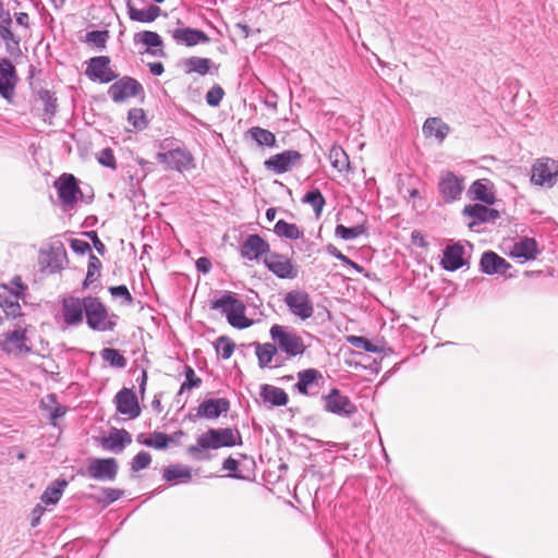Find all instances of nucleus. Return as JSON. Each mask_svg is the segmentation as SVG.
<instances>
[{"instance_id": "60", "label": "nucleus", "mask_w": 558, "mask_h": 558, "mask_svg": "<svg viewBox=\"0 0 558 558\" xmlns=\"http://www.w3.org/2000/svg\"><path fill=\"white\" fill-rule=\"evenodd\" d=\"M40 98L45 101V113L48 116H53L56 112V99L51 97L48 90L41 92Z\"/></svg>"}, {"instance_id": "41", "label": "nucleus", "mask_w": 558, "mask_h": 558, "mask_svg": "<svg viewBox=\"0 0 558 558\" xmlns=\"http://www.w3.org/2000/svg\"><path fill=\"white\" fill-rule=\"evenodd\" d=\"M192 476V470L187 465L172 464L163 470L162 477L167 482H187Z\"/></svg>"}, {"instance_id": "15", "label": "nucleus", "mask_w": 558, "mask_h": 558, "mask_svg": "<svg viewBox=\"0 0 558 558\" xmlns=\"http://www.w3.org/2000/svg\"><path fill=\"white\" fill-rule=\"evenodd\" d=\"M110 58L107 56L94 57L89 60L86 75L92 81L109 83L117 78V74L110 69Z\"/></svg>"}, {"instance_id": "18", "label": "nucleus", "mask_w": 558, "mask_h": 558, "mask_svg": "<svg viewBox=\"0 0 558 558\" xmlns=\"http://www.w3.org/2000/svg\"><path fill=\"white\" fill-rule=\"evenodd\" d=\"M439 193L446 203H452L460 198L463 191V179L451 171L441 174L438 184Z\"/></svg>"}, {"instance_id": "35", "label": "nucleus", "mask_w": 558, "mask_h": 558, "mask_svg": "<svg viewBox=\"0 0 558 558\" xmlns=\"http://www.w3.org/2000/svg\"><path fill=\"white\" fill-rule=\"evenodd\" d=\"M173 38L187 46H195L199 43H207L209 40L208 36L204 32L192 28L175 29L173 32Z\"/></svg>"}, {"instance_id": "51", "label": "nucleus", "mask_w": 558, "mask_h": 558, "mask_svg": "<svg viewBox=\"0 0 558 558\" xmlns=\"http://www.w3.org/2000/svg\"><path fill=\"white\" fill-rule=\"evenodd\" d=\"M128 121L137 130H143L147 125L145 112L141 108H133L129 111Z\"/></svg>"}, {"instance_id": "13", "label": "nucleus", "mask_w": 558, "mask_h": 558, "mask_svg": "<svg viewBox=\"0 0 558 558\" xmlns=\"http://www.w3.org/2000/svg\"><path fill=\"white\" fill-rule=\"evenodd\" d=\"M302 155L298 150L289 149L280 154H276L265 160L264 166L267 170L276 174L290 171L301 161Z\"/></svg>"}, {"instance_id": "22", "label": "nucleus", "mask_w": 558, "mask_h": 558, "mask_svg": "<svg viewBox=\"0 0 558 558\" xmlns=\"http://www.w3.org/2000/svg\"><path fill=\"white\" fill-rule=\"evenodd\" d=\"M3 349L11 354H25L31 352L26 329L17 327L13 331L7 332L4 335Z\"/></svg>"}, {"instance_id": "54", "label": "nucleus", "mask_w": 558, "mask_h": 558, "mask_svg": "<svg viewBox=\"0 0 558 558\" xmlns=\"http://www.w3.org/2000/svg\"><path fill=\"white\" fill-rule=\"evenodd\" d=\"M225 96L223 88L216 84L206 94V102L210 107H218Z\"/></svg>"}, {"instance_id": "3", "label": "nucleus", "mask_w": 558, "mask_h": 558, "mask_svg": "<svg viewBox=\"0 0 558 558\" xmlns=\"http://www.w3.org/2000/svg\"><path fill=\"white\" fill-rule=\"evenodd\" d=\"M270 336L277 344V348L289 357L302 355L306 350V345L301 336L294 331L287 330L280 325H274L270 328Z\"/></svg>"}, {"instance_id": "32", "label": "nucleus", "mask_w": 558, "mask_h": 558, "mask_svg": "<svg viewBox=\"0 0 558 558\" xmlns=\"http://www.w3.org/2000/svg\"><path fill=\"white\" fill-rule=\"evenodd\" d=\"M40 407L44 411L48 412L50 423L53 426L57 425V421L63 417L68 411L65 405L57 402V396L54 393H50L41 399Z\"/></svg>"}, {"instance_id": "1", "label": "nucleus", "mask_w": 558, "mask_h": 558, "mask_svg": "<svg viewBox=\"0 0 558 558\" xmlns=\"http://www.w3.org/2000/svg\"><path fill=\"white\" fill-rule=\"evenodd\" d=\"M238 444H241V435L236 429L210 428L197 437L196 444L189 446L187 453L195 460H208L210 456L207 450L233 447Z\"/></svg>"}, {"instance_id": "21", "label": "nucleus", "mask_w": 558, "mask_h": 558, "mask_svg": "<svg viewBox=\"0 0 558 558\" xmlns=\"http://www.w3.org/2000/svg\"><path fill=\"white\" fill-rule=\"evenodd\" d=\"M17 82V75L12 62L7 59H0V96L10 100L14 94Z\"/></svg>"}, {"instance_id": "33", "label": "nucleus", "mask_w": 558, "mask_h": 558, "mask_svg": "<svg viewBox=\"0 0 558 558\" xmlns=\"http://www.w3.org/2000/svg\"><path fill=\"white\" fill-rule=\"evenodd\" d=\"M132 437L125 429H116L107 438L104 439L102 446L110 451L121 452L124 447L131 444Z\"/></svg>"}, {"instance_id": "19", "label": "nucleus", "mask_w": 558, "mask_h": 558, "mask_svg": "<svg viewBox=\"0 0 558 558\" xmlns=\"http://www.w3.org/2000/svg\"><path fill=\"white\" fill-rule=\"evenodd\" d=\"M13 24L10 11L4 7L0 0V38L4 41L5 48L9 52L20 50L21 38L16 36L11 27Z\"/></svg>"}, {"instance_id": "48", "label": "nucleus", "mask_w": 558, "mask_h": 558, "mask_svg": "<svg viewBox=\"0 0 558 558\" xmlns=\"http://www.w3.org/2000/svg\"><path fill=\"white\" fill-rule=\"evenodd\" d=\"M366 229L363 225H357L351 228H348L343 225H338L335 229L336 236L349 241L354 240L365 233Z\"/></svg>"}, {"instance_id": "12", "label": "nucleus", "mask_w": 558, "mask_h": 558, "mask_svg": "<svg viewBox=\"0 0 558 558\" xmlns=\"http://www.w3.org/2000/svg\"><path fill=\"white\" fill-rule=\"evenodd\" d=\"M143 93L144 88L141 83L131 76H123L108 89V95L114 102H122Z\"/></svg>"}, {"instance_id": "39", "label": "nucleus", "mask_w": 558, "mask_h": 558, "mask_svg": "<svg viewBox=\"0 0 558 558\" xmlns=\"http://www.w3.org/2000/svg\"><path fill=\"white\" fill-rule=\"evenodd\" d=\"M328 158L333 169L338 172H349L350 171V160L345 150L338 145H332L329 150Z\"/></svg>"}, {"instance_id": "14", "label": "nucleus", "mask_w": 558, "mask_h": 558, "mask_svg": "<svg viewBox=\"0 0 558 558\" xmlns=\"http://www.w3.org/2000/svg\"><path fill=\"white\" fill-rule=\"evenodd\" d=\"M87 296H68L62 300V315L68 326H77L85 316Z\"/></svg>"}, {"instance_id": "52", "label": "nucleus", "mask_w": 558, "mask_h": 558, "mask_svg": "<svg viewBox=\"0 0 558 558\" xmlns=\"http://www.w3.org/2000/svg\"><path fill=\"white\" fill-rule=\"evenodd\" d=\"M101 493L102 498L98 499V502L104 504V506H109L112 502L119 500L124 494L123 490L112 487H102Z\"/></svg>"}, {"instance_id": "61", "label": "nucleus", "mask_w": 558, "mask_h": 558, "mask_svg": "<svg viewBox=\"0 0 558 558\" xmlns=\"http://www.w3.org/2000/svg\"><path fill=\"white\" fill-rule=\"evenodd\" d=\"M222 468H223V470H226V471L232 472V473L230 474V476H231V477H234V478H244V476H243V475L235 473V472H236V470H238V468H239V462H238V460L233 459L232 457H229V458H227V459L223 461Z\"/></svg>"}, {"instance_id": "53", "label": "nucleus", "mask_w": 558, "mask_h": 558, "mask_svg": "<svg viewBox=\"0 0 558 558\" xmlns=\"http://www.w3.org/2000/svg\"><path fill=\"white\" fill-rule=\"evenodd\" d=\"M151 462V457L147 451L138 452L131 462V470L133 472H138L149 466Z\"/></svg>"}, {"instance_id": "49", "label": "nucleus", "mask_w": 558, "mask_h": 558, "mask_svg": "<svg viewBox=\"0 0 558 558\" xmlns=\"http://www.w3.org/2000/svg\"><path fill=\"white\" fill-rule=\"evenodd\" d=\"M183 374L185 376V380L182 383L179 393L201 387L202 379L195 374V371L190 365L184 366Z\"/></svg>"}, {"instance_id": "26", "label": "nucleus", "mask_w": 558, "mask_h": 558, "mask_svg": "<svg viewBox=\"0 0 558 558\" xmlns=\"http://www.w3.org/2000/svg\"><path fill=\"white\" fill-rule=\"evenodd\" d=\"M255 353L258 360V366L265 367H279L282 362L277 356L278 348L274 343H254Z\"/></svg>"}, {"instance_id": "42", "label": "nucleus", "mask_w": 558, "mask_h": 558, "mask_svg": "<svg viewBox=\"0 0 558 558\" xmlns=\"http://www.w3.org/2000/svg\"><path fill=\"white\" fill-rule=\"evenodd\" d=\"M211 60L202 57H191L184 60L185 72L197 73L199 75H206L211 68Z\"/></svg>"}, {"instance_id": "46", "label": "nucleus", "mask_w": 558, "mask_h": 558, "mask_svg": "<svg viewBox=\"0 0 558 558\" xmlns=\"http://www.w3.org/2000/svg\"><path fill=\"white\" fill-rule=\"evenodd\" d=\"M302 201L303 203L311 205L317 216L322 214L323 208L326 204L325 197L317 189L308 191L303 196Z\"/></svg>"}, {"instance_id": "57", "label": "nucleus", "mask_w": 558, "mask_h": 558, "mask_svg": "<svg viewBox=\"0 0 558 558\" xmlns=\"http://www.w3.org/2000/svg\"><path fill=\"white\" fill-rule=\"evenodd\" d=\"M98 162L105 167L116 169L117 162L114 155L110 148H104L98 156Z\"/></svg>"}, {"instance_id": "59", "label": "nucleus", "mask_w": 558, "mask_h": 558, "mask_svg": "<svg viewBox=\"0 0 558 558\" xmlns=\"http://www.w3.org/2000/svg\"><path fill=\"white\" fill-rule=\"evenodd\" d=\"M109 291L113 298H121L126 303H131L133 301V298L125 286L110 287Z\"/></svg>"}, {"instance_id": "62", "label": "nucleus", "mask_w": 558, "mask_h": 558, "mask_svg": "<svg viewBox=\"0 0 558 558\" xmlns=\"http://www.w3.org/2000/svg\"><path fill=\"white\" fill-rule=\"evenodd\" d=\"M45 513V508L41 505H36L32 511V526L35 527L39 524L41 515Z\"/></svg>"}, {"instance_id": "28", "label": "nucleus", "mask_w": 558, "mask_h": 558, "mask_svg": "<svg viewBox=\"0 0 558 558\" xmlns=\"http://www.w3.org/2000/svg\"><path fill=\"white\" fill-rule=\"evenodd\" d=\"M471 199L493 205L496 201L493 184L488 180H476L469 189Z\"/></svg>"}, {"instance_id": "43", "label": "nucleus", "mask_w": 558, "mask_h": 558, "mask_svg": "<svg viewBox=\"0 0 558 558\" xmlns=\"http://www.w3.org/2000/svg\"><path fill=\"white\" fill-rule=\"evenodd\" d=\"M274 231L279 235L290 240H298L303 236V231L295 225L284 220H278Z\"/></svg>"}, {"instance_id": "23", "label": "nucleus", "mask_w": 558, "mask_h": 558, "mask_svg": "<svg viewBox=\"0 0 558 558\" xmlns=\"http://www.w3.org/2000/svg\"><path fill=\"white\" fill-rule=\"evenodd\" d=\"M117 411L130 418H136L141 414V408L132 389H121L116 398Z\"/></svg>"}, {"instance_id": "5", "label": "nucleus", "mask_w": 558, "mask_h": 558, "mask_svg": "<svg viewBox=\"0 0 558 558\" xmlns=\"http://www.w3.org/2000/svg\"><path fill=\"white\" fill-rule=\"evenodd\" d=\"M283 302L289 312L301 320H306L314 315L313 301L310 294L304 290H291L287 292Z\"/></svg>"}, {"instance_id": "56", "label": "nucleus", "mask_w": 558, "mask_h": 558, "mask_svg": "<svg viewBox=\"0 0 558 558\" xmlns=\"http://www.w3.org/2000/svg\"><path fill=\"white\" fill-rule=\"evenodd\" d=\"M348 341L355 348L363 349L366 352H379V349L368 339L360 336H351Z\"/></svg>"}, {"instance_id": "8", "label": "nucleus", "mask_w": 558, "mask_h": 558, "mask_svg": "<svg viewBox=\"0 0 558 558\" xmlns=\"http://www.w3.org/2000/svg\"><path fill=\"white\" fill-rule=\"evenodd\" d=\"M85 317L88 327L93 330H110L113 324L108 322V312L106 306L96 296H87Z\"/></svg>"}, {"instance_id": "36", "label": "nucleus", "mask_w": 558, "mask_h": 558, "mask_svg": "<svg viewBox=\"0 0 558 558\" xmlns=\"http://www.w3.org/2000/svg\"><path fill=\"white\" fill-rule=\"evenodd\" d=\"M450 128L439 118H428L423 124V133L426 136H435L440 143L449 134Z\"/></svg>"}, {"instance_id": "16", "label": "nucleus", "mask_w": 558, "mask_h": 558, "mask_svg": "<svg viewBox=\"0 0 558 558\" xmlns=\"http://www.w3.org/2000/svg\"><path fill=\"white\" fill-rule=\"evenodd\" d=\"M54 186L58 190V196L61 203L66 207H73L77 201V195L81 194L75 177L73 174L63 173L54 182Z\"/></svg>"}, {"instance_id": "10", "label": "nucleus", "mask_w": 558, "mask_h": 558, "mask_svg": "<svg viewBox=\"0 0 558 558\" xmlns=\"http://www.w3.org/2000/svg\"><path fill=\"white\" fill-rule=\"evenodd\" d=\"M324 409L332 414L350 417L356 413L355 404L349 397L341 393L337 388L330 390L328 395L323 396Z\"/></svg>"}, {"instance_id": "24", "label": "nucleus", "mask_w": 558, "mask_h": 558, "mask_svg": "<svg viewBox=\"0 0 558 558\" xmlns=\"http://www.w3.org/2000/svg\"><path fill=\"white\" fill-rule=\"evenodd\" d=\"M230 409V402L226 398L204 400L197 408V417L214 420Z\"/></svg>"}, {"instance_id": "47", "label": "nucleus", "mask_w": 558, "mask_h": 558, "mask_svg": "<svg viewBox=\"0 0 558 558\" xmlns=\"http://www.w3.org/2000/svg\"><path fill=\"white\" fill-rule=\"evenodd\" d=\"M100 355L105 362L113 367L124 368L126 366V359L117 349L105 348Z\"/></svg>"}, {"instance_id": "58", "label": "nucleus", "mask_w": 558, "mask_h": 558, "mask_svg": "<svg viewBox=\"0 0 558 558\" xmlns=\"http://www.w3.org/2000/svg\"><path fill=\"white\" fill-rule=\"evenodd\" d=\"M71 248L80 255H84L86 253H92V248L88 242L80 239H72L70 242Z\"/></svg>"}, {"instance_id": "50", "label": "nucleus", "mask_w": 558, "mask_h": 558, "mask_svg": "<svg viewBox=\"0 0 558 558\" xmlns=\"http://www.w3.org/2000/svg\"><path fill=\"white\" fill-rule=\"evenodd\" d=\"M235 344L225 336L219 337L215 342V349L223 360H228L234 352Z\"/></svg>"}, {"instance_id": "34", "label": "nucleus", "mask_w": 558, "mask_h": 558, "mask_svg": "<svg viewBox=\"0 0 558 558\" xmlns=\"http://www.w3.org/2000/svg\"><path fill=\"white\" fill-rule=\"evenodd\" d=\"M260 397L264 402L276 407L286 405L289 401L288 395L282 388L267 384L260 387Z\"/></svg>"}, {"instance_id": "63", "label": "nucleus", "mask_w": 558, "mask_h": 558, "mask_svg": "<svg viewBox=\"0 0 558 558\" xmlns=\"http://www.w3.org/2000/svg\"><path fill=\"white\" fill-rule=\"evenodd\" d=\"M196 268L203 274H207L211 269V262L207 257H199L196 260Z\"/></svg>"}, {"instance_id": "17", "label": "nucleus", "mask_w": 558, "mask_h": 558, "mask_svg": "<svg viewBox=\"0 0 558 558\" xmlns=\"http://www.w3.org/2000/svg\"><path fill=\"white\" fill-rule=\"evenodd\" d=\"M270 253V246L258 234H248L240 247V254L247 260H258Z\"/></svg>"}, {"instance_id": "31", "label": "nucleus", "mask_w": 558, "mask_h": 558, "mask_svg": "<svg viewBox=\"0 0 558 558\" xmlns=\"http://www.w3.org/2000/svg\"><path fill=\"white\" fill-rule=\"evenodd\" d=\"M68 486V481L58 478L51 482L40 496V500L46 506H54L61 499L64 489Z\"/></svg>"}, {"instance_id": "64", "label": "nucleus", "mask_w": 558, "mask_h": 558, "mask_svg": "<svg viewBox=\"0 0 558 558\" xmlns=\"http://www.w3.org/2000/svg\"><path fill=\"white\" fill-rule=\"evenodd\" d=\"M233 28H234L235 34L241 36L242 38H247L251 34V28L245 23H241V22L235 23Z\"/></svg>"}, {"instance_id": "7", "label": "nucleus", "mask_w": 558, "mask_h": 558, "mask_svg": "<svg viewBox=\"0 0 558 558\" xmlns=\"http://www.w3.org/2000/svg\"><path fill=\"white\" fill-rule=\"evenodd\" d=\"M263 263L265 267L279 279H295L299 275L298 266L283 254L270 252L267 254Z\"/></svg>"}, {"instance_id": "27", "label": "nucleus", "mask_w": 558, "mask_h": 558, "mask_svg": "<svg viewBox=\"0 0 558 558\" xmlns=\"http://www.w3.org/2000/svg\"><path fill=\"white\" fill-rule=\"evenodd\" d=\"M481 270L484 274L493 275V274H506L507 269L510 268V264L495 252H485L480 262Z\"/></svg>"}, {"instance_id": "6", "label": "nucleus", "mask_w": 558, "mask_h": 558, "mask_svg": "<svg viewBox=\"0 0 558 558\" xmlns=\"http://www.w3.org/2000/svg\"><path fill=\"white\" fill-rule=\"evenodd\" d=\"M558 180V160L543 157L532 167L531 181L538 186L551 187Z\"/></svg>"}, {"instance_id": "30", "label": "nucleus", "mask_w": 558, "mask_h": 558, "mask_svg": "<svg viewBox=\"0 0 558 558\" xmlns=\"http://www.w3.org/2000/svg\"><path fill=\"white\" fill-rule=\"evenodd\" d=\"M135 43H141L147 47V52L151 56H163L162 39L151 31H143L134 36Z\"/></svg>"}, {"instance_id": "11", "label": "nucleus", "mask_w": 558, "mask_h": 558, "mask_svg": "<svg viewBox=\"0 0 558 558\" xmlns=\"http://www.w3.org/2000/svg\"><path fill=\"white\" fill-rule=\"evenodd\" d=\"M119 465L114 458H94L89 461L86 475L101 482L114 481Z\"/></svg>"}, {"instance_id": "2", "label": "nucleus", "mask_w": 558, "mask_h": 558, "mask_svg": "<svg viewBox=\"0 0 558 558\" xmlns=\"http://www.w3.org/2000/svg\"><path fill=\"white\" fill-rule=\"evenodd\" d=\"M211 308L220 311L234 328L244 329L253 324V320L245 316L244 303L233 292H225L211 303Z\"/></svg>"}, {"instance_id": "37", "label": "nucleus", "mask_w": 558, "mask_h": 558, "mask_svg": "<svg viewBox=\"0 0 558 558\" xmlns=\"http://www.w3.org/2000/svg\"><path fill=\"white\" fill-rule=\"evenodd\" d=\"M511 254L524 260L534 259L537 254V244L534 239L525 238L513 245Z\"/></svg>"}, {"instance_id": "55", "label": "nucleus", "mask_w": 558, "mask_h": 558, "mask_svg": "<svg viewBox=\"0 0 558 558\" xmlns=\"http://www.w3.org/2000/svg\"><path fill=\"white\" fill-rule=\"evenodd\" d=\"M108 37L107 31H92L86 35V41L98 48H105Z\"/></svg>"}, {"instance_id": "25", "label": "nucleus", "mask_w": 558, "mask_h": 558, "mask_svg": "<svg viewBox=\"0 0 558 558\" xmlns=\"http://www.w3.org/2000/svg\"><path fill=\"white\" fill-rule=\"evenodd\" d=\"M464 247L461 243H454L451 245H447L444 250V255L441 259V266L444 269L448 271H454L459 268L463 267L466 264V260L463 257Z\"/></svg>"}, {"instance_id": "4", "label": "nucleus", "mask_w": 558, "mask_h": 558, "mask_svg": "<svg viewBox=\"0 0 558 558\" xmlns=\"http://www.w3.org/2000/svg\"><path fill=\"white\" fill-rule=\"evenodd\" d=\"M156 159L165 165L166 169L178 172H184L195 168L194 157L186 148L178 147L165 153H157Z\"/></svg>"}, {"instance_id": "20", "label": "nucleus", "mask_w": 558, "mask_h": 558, "mask_svg": "<svg viewBox=\"0 0 558 558\" xmlns=\"http://www.w3.org/2000/svg\"><path fill=\"white\" fill-rule=\"evenodd\" d=\"M298 383L294 389L304 396H315L318 393L319 381L323 380V374L316 368H307L298 373Z\"/></svg>"}, {"instance_id": "9", "label": "nucleus", "mask_w": 558, "mask_h": 558, "mask_svg": "<svg viewBox=\"0 0 558 558\" xmlns=\"http://www.w3.org/2000/svg\"><path fill=\"white\" fill-rule=\"evenodd\" d=\"M462 215L468 219L466 226L472 231H478V226L487 222H494L500 217L498 210L482 204L464 206Z\"/></svg>"}, {"instance_id": "45", "label": "nucleus", "mask_w": 558, "mask_h": 558, "mask_svg": "<svg viewBox=\"0 0 558 558\" xmlns=\"http://www.w3.org/2000/svg\"><path fill=\"white\" fill-rule=\"evenodd\" d=\"M142 435L138 436V442L155 449H166L171 440L167 434L160 432L153 433L149 438L142 439Z\"/></svg>"}, {"instance_id": "40", "label": "nucleus", "mask_w": 558, "mask_h": 558, "mask_svg": "<svg viewBox=\"0 0 558 558\" xmlns=\"http://www.w3.org/2000/svg\"><path fill=\"white\" fill-rule=\"evenodd\" d=\"M128 9L130 19L132 21H137L142 23H150L155 21L159 16L161 11L160 8L157 5H149L146 9L138 10L129 4Z\"/></svg>"}, {"instance_id": "44", "label": "nucleus", "mask_w": 558, "mask_h": 558, "mask_svg": "<svg viewBox=\"0 0 558 558\" xmlns=\"http://www.w3.org/2000/svg\"><path fill=\"white\" fill-rule=\"evenodd\" d=\"M101 262L93 253L88 258L87 274L83 282V288H88L94 283L100 276Z\"/></svg>"}, {"instance_id": "29", "label": "nucleus", "mask_w": 558, "mask_h": 558, "mask_svg": "<svg viewBox=\"0 0 558 558\" xmlns=\"http://www.w3.org/2000/svg\"><path fill=\"white\" fill-rule=\"evenodd\" d=\"M19 293L12 291L7 286H0V307L7 316L17 317L21 315V306L19 303Z\"/></svg>"}, {"instance_id": "38", "label": "nucleus", "mask_w": 558, "mask_h": 558, "mask_svg": "<svg viewBox=\"0 0 558 558\" xmlns=\"http://www.w3.org/2000/svg\"><path fill=\"white\" fill-rule=\"evenodd\" d=\"M246 136L254 141L258 146L276 147L277 140L272 132L260 126H253L247 130Z\"/></svg>"}]
</instances>
